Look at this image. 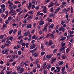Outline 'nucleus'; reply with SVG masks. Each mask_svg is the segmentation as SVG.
Here are the masks:
<instances>
[{
	"label": "nucleus",
	"instance_id": "35",
	"mask_svg": "<svg viewBox=\"0 0 74 74\" xmlns=\"http://www.w3.org/2000/svg\"><path fill=\"white\" fill-rule=\"evenodd\" d=\"M21 30H20L18 32V34L19 36H20L21 35Z\"/></svg>",
	"mask_w": 74,
	"mask_h": 74
},
{
	"label": "nucleus",
	"instance_id": "40",
	"mask_svg": "<svg viewBox=\"0 0 74 74\" xmlns=\"http://www.w3.org/2000/svg\"><path fill=\"white\" fill-rule=\"evenodd\" d=\"M66 68V69H68L69 68V64L67 63L65 65Z\"/></svg>",
	"mask_w": 74,
	"mask_h": 74
},
{
	"label": "nucleus",
	"instance_id": "49",
	"mask_svg": "<svg viewBox=\"0 0 74 74\" xmlns=\"http://www.w3.org/2000/svg\"><path fill=\"white\" fill-rule=\"evenodd\" d=\"M66 56L65 55H63L62 56V59H66Z\"/></svg>",
	"mask_w": 74,
	"mask_h": 74
},
{
	"label": "nucleus",
	"instance_id": "36",
	"mask_svg": "<svg viewBox=\"0 0 74 74\" xmlns=\"http://www.w3.org/2000/svg\"><path fill=\"white\" fill-rule=\"evenodd\" d=\"M55 5L56 6H57V7L58 6H59L60 5V3H54Z\"/></svg>",
	"mask_w": 74,
	"mask_h": 74
},
{
	"label": "nucleus",
	"instance_id": "20",
	"mask_svg": "<svg viewBox=\"0 0 74 74\" xmlns=\"http://www.w3.org/2000/svg\"><path fill=\"white\" fill-rule=\"evenodd\" d=\"M45 53V52H44L43 51H42V52H41L40 53V54L41 56H43Z\"/></svg>",
	"mask_w": 74,
	"mask_h": 74
},
{
	"label": "nucleus",
	"instance_id": "38",
	"mask_svg": "<svg viewBox=\"0 0 74 74\" xmlns=\"http://www.w3.org/2000/svg\"><path fill=\"white\" fill-rule=\"evenodd\" d=\"M9 22L10 21H9V20H7L5 21V23H6V24H8Z\"/></svg>",
	"mask_w": 74,
	"mask_h": 74
},
{
	"label": "nucleus",
	"instance_id": "2",
	"mask_svg": "<svg viewBox=\"0 0 74 74\" xmlns=\"http://www.w3.org/2000/svg\"><path fill=\"white\" fill-rule=\"evenodd\" d=\"M1 9H3V11H5V5L2 4L1 5Z\"/></svg>",
	"mask_w": 74,
	"mask_h": 74
},
{
	"label": "nucleus",
	"instance_id": "52",
	"mask_svg": "<svg viewBox=\"0 0 74 74\" xmlns=\"http://www.w3.org/2000/svg\"><path fill=\"white\" fill-rule=\"evenodd\" d=\"M46 58L47 60H49V59H50V58H49V56L48 55H47L46 56Z\"/></svg>",
	"mask_w": 74,
	"mask_h": 74
},
{
	"label": "nucleus",
	"instance_id": "23",
	"mask_svg": "<svg viewBox=\"0 0 74 74\" xmlns=\"http://www.w3.org/2000/svg\"><path fill=\"white\" fill-rule=\"evenodd\" d=\"M6 43L8 45H9V44H11V42L9 40H8L6 41Z\"/></svg>",
	"mask_w": 74,
	"mask_h": 74
},
{
	"label": "nucleus",
	"instance_id": "55",
	"mask_svg": "<svg viewBox=\"0 0 74 74\" xmlns=\"http://www.w3.org/2000/svg\"><path fill=\"white\" fill-rule=\"evenodd\" d=\"M6 51L5 50H3L2 51V53L3 54H5L6 53Z\"/></svg>",
	"mask_w": 74,
	"mask_h": 74
},
{
	"label": "nucleus",
	"instance_id": "33",
	"mask_svg": "<svg viewBox=\"0 0 74 74\" xmlns=\"http://www.w3.org/2000/svg\"><path fill=\"white\" fill-rule=\"evenodd\" d=\"M18 55H21L22 54V51H18Z\"/></svg>",
	"mask_w": 74,
	"mask_h": 74
},
{
	"label": "nucleus",
	"instance_id": "32",
	"mask_svg": "<svg viewBox=\"0 0 74 74\" xmlns=\"http://www.w3.org/2000/svg\"><path fill=\"white\" fill-rule=\"evenodd\" d=\"M64 23H65V22L64 20H62L61 21V25H64Z\"/></svg>",
	"mask_w": 74,
	"mask_h": 74
},
{
	"label": "nucleus",
	"instance_id": "26",
	"mask_svg": "<svg viewBox=\"0 0 74 74\" xmlns=\"http://www.w3.org/2000/svg\"><path fill=\"white\" fill-rule=\"evenodd\" d=\"M58 63L59 65H62L64 63V62L63 61H60Z\"/></svg>",
	"mask_w": 74,
	"mask_h": 74
},
{
	"label": "nucleus",
	"instance_id": "60",
	"mask_svg": "<svg viewBox=\"0 0 74 74\" xmlns=\"http://www.w3.org/2000/svg\"><path fill=\"white\" fill-rule=\"evenodd\" d=\"M23 64H24V62H21L20 63V65H21V66H23Z\"/></svg>",
	"mask_w": 74,
	"mask_h": 74
},
{
	"label": "nucleus",
	"instance_id": "15",
	"mask_svg": "<svg viewBox=\"0 0 74 74\" xmlns=\"http://www.w3.org/2000/svg\"><path fill=\"white\" fill-rule=\"evenodd\" d=\"M33 15L29 16V17H27V20H28V21L30 19H32V18H33Z\"/></svg>",
	"mask_w": 74,
	"mask_h": 74
},
{
	"label": "nucleus",
	"instance_id": "57",
	"mask_svg": "<svg viewBox=\"0 0 74 74\" xmlns=\"http://www.w3.org/2000/svg\"><path fill=\"white\" fill-rule=\"evenodd\" d=\"M66 8H64L62 10V12H66Z\"/></svg>",
	"mask_w": 74,
	"mask_h": 74
},
{
	"label": "nucleus",
	"instance_id": "27",
	"mask_svg": "<svg viewBox=\"0 0 74 74\" xmlns=\"http://www.w3.org/2000/svg\"><path fill=\"white\" fill-rule=\"evenodd\" d=\"M50 36H51L52 38H55V36L53 34V33H52L51 34H50Z\"/></svg>",
	"mask_w": 74,
	"mask_h": 74
},
{
	"label": "nucleus",
	"instance_id": "22",
	"mask_svg": "<svg viewBox=\"0 0 74 74\" xmlns=\"http://www.w3.org/2000/svg\"><path fill=\"white\" fill-rule=\"evenodd\" d=\"M51 65L50 64H49V65L47 66V69L48 70H49L51 68Z\"/></svg>",
	"mask_w": 74,
	"mask_h": 74
},
{
	"label": "nucleus",
	"instance_id": "39",
	"mask_svg": "<svg viewBox=\"0 0 74 74\" xmlns=\"http://www.w3.org/2000/svg\"><path fill=\"white\" fill-rule=\"evenodd\" d=\"M6 68H7V66H5L4 68L2 69V71H4L5 70H6Z\"/></svg>",
	"mask_w": 74,
	"mask_h": 74
},
{
	"label": "nucleus",
	"instance_id": "21",
	"mask_svg": "<svg viewBox=\"0 0 74 74\" xmlns=\"http://www.w3.org/2000/svg\"><path fill=\"white\" fill-rule=\"evenodd\" d=\"M32 24H29V25H27V28H28L29 29H30V28H31V27H32Z\"/></svg>",
	"mask_w": 74,
	"mask_h": 74
},
{
	"label": "nucleus",
	"instance_id": "29",
	"mask_svg": "<svg viewBox=\"0 0 74 74\" xmlns=\"http://www.w3.org/2000/svg\"><path fill=\"white\" fill-rule=\"evenodd\" d=\"M16 56L14 54L11 55V58H13V59H14V58H15Z\"/></svg>",
	"mask_w": 74,
	"mask_h": 74
},
{
	"label": "nucleus",
	"instance_id": "42",
	"mask_svg": "<svg viewBox=\"0 0 74 74\" xmlns=\"http://www.w3.org/2000/svg\"><path fill=\"white\" fill-rule=\"evenodd\" d=\"M62 5H66V4H67V2H65V1H63L62 2Z\"/></svg>",
	"mask_w": 74,
	"mask_h": 74
},
{
	"label": "nucleus",
	"instance_id": "18",
	"mask_svg": "<svg viewBox=\"0 0 74 74\" xmlns=\"http://www.w3.org/2000/svg\"><path fill=\"white\" fill-rule=\"evenodd\" d=\"M13 5V3L12 2H10V4L9 5V7H10L9 8L11 10V8H12L11 7Z\"/></svg>",
	"mask_w": 74,
	"mask_h": 74
},
{
	"label": "nucleus",
	"instance_id": "34",
	"mask_svg": "<svg viewBox=\"0 0 74 74\" xmlns=\"http://www.w3.org/2000/svg\"><path fill=\"white\" fill-rule=\"evenodd\" d=\"M9 38L10 40H11V41H12V40L13 39L14 37H13L9 36Z\"/></svg>",
	"mask_w": 74,
	"mask_h": 74
},
{
	"label": "nucleus",
	"instance_id": "51",
	"mask_svg": "<svg viewBox=\"0 0 74 74\" xmlns=\"http://www.w3.org/2000/svg\"><path fill=\"white\" fill-rule=\"evenodd\" d=\"M28 45H29L28 42H27L25 44V46H26V47L27 48H28Z\"/></svg>",
	"mask_w": 74,
	"mask_h": 74
},
{
	"label": "nucleus",
	"instance_id": "64",
	"mask_svg": "<svg viewBox=\"0 0 74 74\" xmlns=\"http://www.w3.org/2000/svg\"><path fill=\"white\" fill-rule=\"evenodd\" d=\"M12 74H18V73L16 71L12 73Z\"/></svg>",
	"mask_w": 74,
	"mask_h": 74
},
{
	"label": "nucleus",
	"instance_id": "4",
	"mask_svg": "<svg viewBox=\"0 0 74 74\" xmlns=\"http://www.w3.org/2000/svg\"><path fill=\"white\" fill-rule=\"evenodd\" d=\"M47 25H48V23H46V26L42 30L43 32H47Z\"/></svg>",
	"mask_w": 74,
	"mask_h": 74
},
{
	"label": "nucleus",
	"instance_id": "44",
	"mask_svg": "<svg viewBox=\"0 0 74 74\" xmlns=\"http://www.w3.org/2000/svg\"><path fill=\"white\" fill-rule=\"evenodd\" d=\"M28 14H30V15H32V14H33V12L32 11H30L28 12Z\"/></svg>",
	"mask_w": 74,
	"mask_h": 74
},
{
	"label": "nucleus",
	"instance_id": "56",
	"mask_svg": "<svg viewBox=\"0 0 74 74\" xmlns=\"http://www.w3.org/2000/svg\"><path fill=\"white\" fill-rule=\"evenodd\" d=\"M34 32H35V29H34L33 30L31 31V33L32 34H33V33H34Z\"/></svg>",
	"mask_w": 74,
	"mask_h": 74
},
{
	"label": "nucleus",
	"instance_id": "43",
	"mask_svg": "<svg viewBox=\"0 0 74 74\" xmlns=\"http://www.w3.org/2000/svg\"><path fill=\"white\" fill-rule=\"evenodd\" d=\"M12 32H13V29H11L10 31L9 32V34H11Z\"/></svg>",
	"mask_w": 74,
	"mask_h": 74
},
{
	"label": "nucleus",
	"instance_id": "31",
	"mask_svg": "<svg viewBox=\"0 0 74 74\" xmlns=\"http://www.w3.org/2000/svg\"><path fill=\"white\" fill-rule=\"evenodd\" d=\"M12 19V18L11 16H9L8 17V20L9 21H11Z\"/></svg>",
	"mask_w": 74,
	"mask_h": 74
},
{
	"label": "nucleus",
	"instance_id": "7",
	"mask_svg": "<svg viewBox=\"0 0 74 74\" xmlns=\"http://www.w3.org/2000/svg\"><path fill=\"white\" fill-rule=\"evenodd\" d=\"M35 44H33L29 48V49H34V48H35Z\"/></svg>",
	"mask_w": 74,
	"mask_h": 74
},
{
	"label": "nucleus",
	"instance_id": "3",
	"mask_svg": "<svg viewBox=\"0 0 74 74\" xmlns=\"http://www.w3.org/2000/svg\"><path fill=\"white\" fill-rule=\"evenodd\" d=\"M59 30L60 32H61V31H62L63 32H64L65 31V29H64V28H63V26H61L60 27V28L59 29Z\"/></svg>",
	"mask_w": 74,
	"mask_h": 74
},
{
	"label": "nucleus",
	"instance_id": "14",
	"mask_svg": "<svg viewBox=\"0 0 74 74\" xmlns=\"http://www.w3.org/2000/svg\"><path fill=\"white\" fill-rule=\"evenodd\" d=\"M33 15L29 16V17H27V20H28V21L30 19H32V18H33Z\"/></svg>",
	"mask_w": 74,
	"mask_h": 74
},
{
	"label": "nucleus",
	"instance_id": "58",
	"mask_svg": "<svg viewBox=\"0 0 74 74\" xmlns=\"http://www.w3.org/2000/svg\"><path fill=\"white\" fill-rule=\"evenodd\" d=\"M4 64V62L3 60H1L0 61V64Z\"/></svg>",
	"mask_w": 74,
	"mask_h": 74
},
{
	"label": "nucleus",
	"instance_id": "48",
	"mask_svg": "<svg viewBox=\"0 0 74 74\" xmlns=\"http://www.w3.org/2000/svg\"><path fill=\"white\" fill-rule=\"evenodd\" d=\"M73 11H74V10L73 9V8L72 7H71V13H73Z\"/></svg>",
	"mask_w": 74,
	"mask_h": 74
},
{
	"label": "nucleus",
	"instance_id": "62",
	"mask_svg": "<svg viewBox=\"0 0 74 74\" xmlns=\"http://www.w3.org/2000/svg\"><path fill=\"white\" fill-rule=\"evenodd\" d=\"M16 31H17V30L16 29H14L13 31V34H15L16 33Z\"/></svg>",
	"mask_w": 74,
	"mask_h": 74
},
{
	"label": "nucleus",
	"instance_id": "8",
	"mask_svg": "<svg viewBox=\"0 0 74 74\" xmlns=\"http://www.w3.org/2000/svg\"><path fill=\"white\" fill-rule=\"evenodd\" d=\"M32 55L34 57H37L38 56V53H32Z\"/></svg>",
	"mask_w": 74,
	"mask_h": 74
},
{
	"label": "nucleus",
	"instance_id": "1",
	"mask_svg": "<svg viewBox=\"0 0 74 74\" xmlns=\"http://www.w3.org/2000/svg\"><path fill=\"white\" fill-rule=\"evenodd\" d=\"M17 70L18 71V73L21 74L23 73V71H24V70L23 68H21V67L20 66H18L17 69Z\"/></svg>",
	"mask_w": 74,
	"mask_h": 74
},
{
	"label": "nucleus",
	"instance_id": "6",
	"mask_svg": "<svg viewBox=\"0 0 74 74\" xmlns=\"http://www.w3.org/2000/svg\"><path fill=\"white\" fill-rule=\"evenodd\" d=\"M39 59H37L36 60L35 62H33V63L34 64H38L39 63Z\"/></svg>",
	"mask_w": 74,
	"mask_h": 74
},
{
	"label": "nucleus",
	"instance_id": "10",
	"mask_svg": "<svg viewBox=\"0 0 74 74\" xmlns=\"http://www.w3.org/2000/svg\"><path fill=\"white\" fill-rule=\"evenodd\" d=\"M31 7H32V3L29 2V6H28L29 10H30Z\"/></svg>",
	"mask_w": 74,
	"mask_h": 74
},
{
	"label": "nucleus",
	"instance_id": "63",
	"mask_svg": "<svg viewBox=\"0 0 74 74\" xmlns=\"http://www.w3.org/2000/svg\"><path fill=\"white\" fill-rule=\"evenodd\" d=\"M30 66L31 67H33V64L32 63H31L30 64Z\"/></svg>",
	"mask_w": 74,
	"mask_h": 74
},
{
	"label": "nucleus",
	"instance_id": "54",
	"mask_svg": "<svg viewBox=\"0 0 74 74\" xmlns=\"http://www.w3.org/2000/svg\"><path fill=\"white\" fill-rule=\"evenodd\" d=\"M53 26H54V24H52L50 25V28H53Z\"/></svg>",
	"mask_w": 74,
	"mask_h": 74
},
{
	"label": "nucleus",
	"instance_id": "53",
	"mask_svg": "<svg viewBox=\"0 0 74 74\" xmlns=\"http://www.w3.org/2000/svg\"><path fill=\"white\" fill-rule=\"evenodd\" d=\"M50 35V33H49V34H47V35L46 36V38H48V37H49V36Z\"/></svg>",
	"mask_w": 74,
	"mask_h": 74
},
{
	"label": "nucleus",
	"instance_id": "59",
	"mask_svg": "<svg viewBox=\"0 0 74 74\" xmlns=\"http://www.w3.org/2000/svg\"><path fill=\"white\" fill-rule=\"evenodd\" d=\"M4 37V35H1L0 38H1V39L2 40V39L3 38V37Z\"/></svg>",
	"mask_w": 74,
	"mask_h": 74
},
{
	"label": "nucleus",
	"instance_id": "46",
	"mask_svg": "<svg viewBox=\"0 0 74 74\" xmlns=\"http://www.w3.org/2000/svg\"><path fill=\"white\" fill-rule=\"evenodd\" d=\"M69 51H70V49L69 48H68L66 50V52L67 53H68L69 52Z\"/></svg>",
	"mask_w": 74,
	"mask_h": 74
},
{
	"label": "nucleus",
	"instance_id": "16",
	"mask_svg": "<svg viewBox=\"0 0 74 74\" xmlns=\"http://www.w3.org/2000/svg\"><path fill=\"white\" fill-rule=\"evenodd\" d=\"M15 12V10L13 9H12L9 12V14H12V13H14V12Z\"/></svg>",
	"mask_w": 74,
	"mask_h": 74
},
{
	"label": "nucleus",
	"instance_id": "24",
	"mask_svg": "<svg viewBox=\"0 0 74 74\" xmlns=\"http://www.w3.org/2000/svg\"><path fill=\"white\" fill-rule=\"evenodd\" d=\"M73 36H74V35L70 34L68 36L67 38H72Z\"/></svg>",
	"mask_w": 74,
	"mask_h": 74
},
{
	"label": "nucleus",
	"instance_id": "50",
	"mask_svg": "<svg viewBox=\"0 0 74 74\" xmlns=\"http://www.w3.org/2000/svg\"><path fill=\"white\" fill-rule=\"evenodd\" d=\"M60 10V7H58L57 9H56V11H59V10Z\"/></svg>",
	"mask_w": 74,
	"mask_h": 74
},
{
	"label": "nucleus",
	"instance_id": "25",
	"mask_svg": "<svg viewBox=\"0 0 74 74\" xmlns=\"http://www.w3.org/2000/svg\"><path fill=\"white\" fill-rule=\"evenodd\" d=\"M68 32L69 33H70V34H73L74 33V32L73 31H70V30H69Z\"/></svg>",
	"mask_w": 74,
	"mask_h": 74
},
{
	"label": "nucleus",
	"instance_id": "45",
	"mask_svg": "<svg viewBox=\"0 0 74 74\" xmlns=\"http://www.w3.org/2000/svg\"><path fill=\"white\" fill-rule=\"evenodd\" d=\"M27 20H25L23 21V23H24V24H26V23H27Z\"/></svg>",
	"mask_w": 74,
	"mask_h": 74
},
{
	"label": "nucleus",
	"instance_id": "28",
	"mask_svg": "<svg viewBox=\"0 0 74 74\" xmlns=\"http://www.w3.org/2000/svg\"><path fill=\"white\" fill-rule=\"evenodd\" d=\"M66 47H61L60 48V51H62L63 50H64L65 49V48Z\"/></svg>",
	"mask_w": 74,
	"mask_h": 74
},
{
	"label": "nucleus",
	"instance_id": "5",
	"mask_svg": "<svg viewBox=\"0 0 74 74\" xmlns=\"http://www.w3.org/2000/svg\"><path fill=\"white\" fill-rule=\"evenodd\" d=\"M54 5V3L52 2H50L49 3V4L48 5L49 7H53Z\"/></svg>",
	"mask_w": 74,
	"mask_h": 74
},
{
	"label": "nucleus",
	"instance_id": "13",
	"mask_svg": "<svg viewBox=\"0 0 74 74\" xmlns=\"http://www.w3.org/2000/svg\"><path fill=\"white\" fill-rule=\"evenodd\" d=\"M33 15L29 16V17H27V20H28V21L30 19H32V18H33Z\"/></svg>",
	"mask_w": 74,
	"mask_h": 74
},
{
	"label": "nucleus",
	"instance_id": "41",
	"mask_svg": "<svg viewBox=\"0 0 74 74\" xmlns=\"http://www.w3.org/2000/svg\"><path fill=\"white\" fill-rule=\"evenodd\" d=\"M23 38V36L22 35L18 37L17 38V39H21V38Z\"/></svg>",
	"mask_w": 74,
	"mask_h": 74
},
{
	"label": "nucleus",
	"instance_id": "9",
	"mask_svg": "<svg viewBox=\"0 0 74 74\" xmlns=\"http://www.w3.org/2000/svg\"><path fill=\"white\" fill-rule=\"evenodd\" d=\"M56 69H57V73H59L60 72V70L61 69L60 67H58V66H56Z\"/></svg>",
	"mask_w": 74,
	"mask_h": 74
},
{
	"label": "nucleus",
	"instance_id": "30",
	"mask_svg": "<svg viewBox=\"0 0 74 74\" xmlns=\"http://www.w3.org/2000/svg\"><path fill=\"white\" fill-rule=\"evenodd\" d=\"M21 8L16 9V11H17V12H20L21 11Z\"/></svg>",
	"mask_w": 74,
	"mask_h": 74
},
{
	"label": "nucleus",
	"instance_id": "47",
	"mask_svg": "<svg viewBox=\"0 0 74 74\" xmlns=\"http://www.w3.org/2000/svg\"><path fill=\"white\" fill-rule=\"evenodd\" d=\"M61 46H62V47H64L65 46V43L62 42L61 44Z\"/></svg>",
	"mask_w": 74,
	"mask_h": 74
},
{
	"label": "nucleus",
	"instance_id": "12",
	"mask_svg": "<svg viewBox=\"0 0 74 74\" xmlns=\"http://www.w3.org/2000/svg\"><path fill=\"white\" fill-rule=\"evenodd\" d=\"M29 63V61L27 60L24 63V64L26 66H28V65L27 64V63Z\"/></svg>",
	"mask_w": 74,
	"mask_h": 74
},
{
	"label": "nucleus",
	"instance_id": "11",
	"mask_svg": "<svg viewBox=\"0 0 74 74\" xmlns=\"http://www.w3.org/2000/svg\"><path fill=\"white\" fill-rule=\"evenodd\" d=\"M44 23V21H40L39 22V25H43Z\"/></svg>",
	"mask_w": 74,
	"mask_h": 74
},
{
	"label": "nucleus",
	"instance_id": "37",
	"mask_svg": "<svg viewBox=\"0 0 74 74\" xmlns=\"http://www.w3.org/2000/svg\"><path fill=\"white\" fill-rule=\"evenodd\" d=\"M65 70V66L63 67L61 69L62 71H64Z\"/></svg>",
	"mask_w": 74,
	"mask_h": 74
},
{
	"label": "nucleus",
	"instance_id": "17",
	"mask_svg": "<svg viewBox=\"0 0 74 74\" xmlns=\"http://www.w3.org/2000/svg\"><path fill=\"white\" fill-rule=\"evenodd\" d=\"M55 14H49V17H53L55 16Z\"/></svg>",
	"mask_w": 74,
	"mask_h": 74
},
{
	"label": "nucleus",
	"instance_id": "19",
	"mask_svg": "<svg viewBox=\"0 0 74 74\" xmlns=\"http://www.w3.org/2000/svg\"><path fill=\"white\" fill-rule=\"evenodd\" d=\"M49 45H51L52 44H53V42L51 40H50L49 42Z\"/></svg>",
	"mask_w": 74,
	"mask_h": 74
},
{
	"label": "nucleus",
	"instance_id": "61",
	"mask_svg": "<svg viewBox=\"0 0 74 74\" xmlns=\"http://www.w3.org/2000/svg\"><path fill=\"white\" fill-rule=\"evenodd\" d=\"M56 51H57V49H56L53 50V52L54 53H55L56 52Z\"/></svg>",
	"mask_w": 74,
	"mask_h": 74
}]
</instances>
